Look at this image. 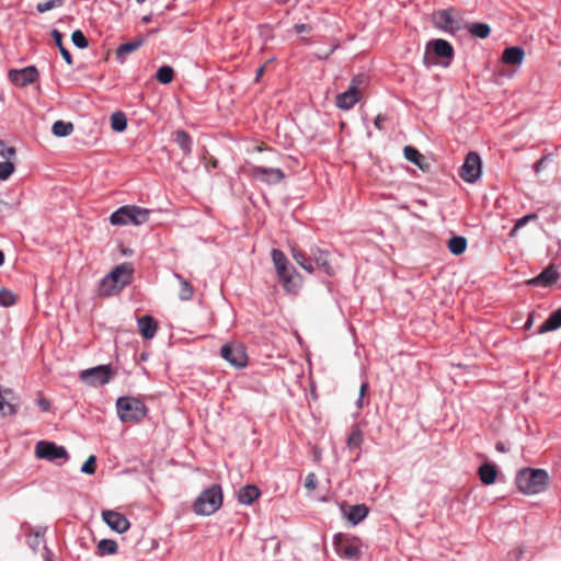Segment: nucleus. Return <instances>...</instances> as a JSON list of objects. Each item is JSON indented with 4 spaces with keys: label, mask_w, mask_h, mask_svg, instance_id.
I'll return each mask as SVG.
<instances>
[{
    "label": "nucleus",
    "mask_w": 561,
    "mask_h": 561,
    "mask_svg": "<svg viewBox=\"0 0 561 561\" xmlns=\"http://www.w3.org/2000/svg\"><path fill=\"white\" fill-rule=\"evenodd\" d=\"M117 542L113 539H102L98 543V552L101 556L113 554L117 551Z\"/></svg>",
    "instance_id": "obj_35"
},
{
    "label": "nucleus",
    "mask_w": 561,
    "mask_h": 561,
    "mask_svg": "<svg viewBox=\"0 0 561 561\" xmlns=\"http://www.w3.org/2000/svg\"><path fill=\"white\" fill-rule=\"evenodd\" d=\"M367 387H368L367 382H364V383H362V386H360L359 399H358V401H357V405H358L359 408L363 405V397H364V394H365V392H366V390H367Z\"/></svg>",
    "instance_id": "obj_48"
},
{
    "label": "nucleus",
    "mask_w": 561,
    "mask_h": 561,
    "mask_svg": "<svg viewBox=\"0 0 561 561\" xmlns=\"http://www.w3.org/2000/svg\"><path fill=\"white\" fill-rule=\"evenodd\" d=\"M95 461H96V458L94 455H91L87 460L82 465L81 467V472L85 473V474H93L96 470V465H95Z\"/></svg>",
    "instance_id": "obj_43"
},
{
    "label": "nucleus",
    "mask_w": 561,
    "mask_h": 561,
    "mask_svg": "<svg viewBox=\"0 0 561 561\" xmlns=\"http://www.w3.org/2000/svg\"><path fill=\"white\" fill-rule=\"evenodd\" d=\"M133 266L129 263H122L111 271L100 283V296L108 297L131 283Z\"/></svg>",
    "instance_id": "obj_2"
},
{
    "label": "nucleus",
    "mask_w": 561,
    "mask_h": 561,
    "mask_svg": "<svg viewBox=\"0 0 561 561\" xmlns=\"http://www.w3.org/2000/svg\"><path fill=\"white\" fill-rule=\"evenodd\" d=\"M542 160L538 161L536 164H535V171L538 173L541 169V165H542Z\"/></svg>",
    "instance_id": "obj_54"
},
{
    "label": "nucleus",
    "mask_w": 561,
    "mask_h": 561,
    "mask_svg": "<svg viewBox=\"0 0 561 561\" xmlns=\"http://www.w3.org/2000/svg\"><path fill=\"white\" fill-rule=\"evenodd\" d=\"M137 1H138L139 3H142V2H145L146 0H137Z\"/></svg>",
    "instance_id": "obj_60"
},
{
    "label": "nucleus",
    "mask_w": 561,
    "mask_h": 561,
    "mask_svg": "<svg viewBox=\"0 0 561 561\" xmlns=\"http://www.w3.org/2000/svg\"><path fill=\"white\" fill-rule=\"evenodd\" d=\"M15 154V149L13 147H8L5 144L0 140V157L10 159Z\"/></svg>",
    "instance_id": "obj_45"
},
{
    "label": "nucleus",
    "mask_w": 561,
    "mask_h": 561,
    "mask_svg": "<svg viewBox=\"0 0 561 561\" xmlns=\"http://www.w3.org/2000/svg\"><path fill=\"white\" fill-rule=\"evenodd\" d=\"M149 214L150 210L147 208H141L135 205H126L119 207L111 215L110 222L114 226H125L128 224L140 226L148 221Z\"/></svg>",
    "instance_id": "obj_4"
},
{
    "label": "nucleus",
    "mask_w": 561,
    "mask_h": 561,
    "mask_svg": "<svg viewBox=\"0 0 561 561\" xmlns=\"http://www.w3.org/2000/svg\"><path fill=\"white\" fill-rule=\"evenodd\" d=\"M4 206H8V203L3 202V201H0V210L2 209V207Z\"/></svg>",
    "instance_id": "obj_59"
},
{
    "label": "nucleus",
    "mask_w": 561,
    "mask_h": 561,
    "mask_svg": "<svg viewBox=\"0 0 561 561\" xmlns=\"http://www.w3.org/2000/svg\"><path fill=\"white\" fill-rule=\"evenodd\" d=\"M111 126L115 131H123L126 129L127 119L123 113H114L111 116Z\"/></svg>",
    "instance_id": "obj_38"
},
{
    "label": "nucleus",
    "mask_w": 561,
    "mask_h": 561,
    "mask_svg": "<svg viewBox=\"0 0 561 561\" xmlns=\"http://www.w3.org/2000/svg\"><path fill=\"white\" fill-rule=\"evenodd\" d=\"M250 175L266 184H277L285 178L284 172L278 168H265L260 165L251 167Z\"/></svg>",
    "instance_id": "obj_15"
},
{
    "label": "nucleus",
    "mask_w": 561,
    "mask_h": 561,
    "mask_svg": "<svg viewBox=\"0 0 561 561\" xmlns=\"http://www.w3.org/2000/svg\"><path fill=\"white\" fill-rule=\"evenodd\" d=\"M367 85L368 77L366 75L359 73L355 76L352 79L348 89L336 95V106L344 111L351 110L360 100L362 92L367 88Z\"/></svg>",
    "instance_id": "obj_5"
},
{
    "label": "nucleus",
    "mask_w": 561,
    "mask_h": 561,
    "mask_svg": "<svg viewBox=\"0 0 561 561\" xmlns=\"http://www.w3.org/2000/svg\"><path fill=\"white\" fill-rule=\"evenodd\" d=\"M559 278V273L554 265L546 267L538 276L526 280L529 286L549 287Z\"/></svg>",
    "instance_id": "obj_18"
},
{
    "label": "nucleus",
    "mask_w": 561,
    "mask_h": 561,
    "mask_svg": "<svg viewBox=\"0 0 561 561\" xmlns=\"http://www.w3.org/2000/svg\"><path fill=\"white\" fill-rule=\"evenodd\" d=\"M387 119V117L382 114L377 115V117L374 121L375 126L379 129H383V122Z\"/></svg>",
    "instance_id": "obj_47"
},
{
    "label": "nucleus",
    "mask_w": 561,
    "mask_h": 561,
    "mask_svg": "<svg viewBox=\"0 0 561 561\" xmlns=\"http://www.w3.org/2000/svg\"><path fill=\"white\" fill-rule=\"evenodd\" d=\"M64 4V0H48L46 2H43V3H38L36 5V10L39 12V13H44V12H47L49 10H53V9H56V8H59Z\"/></svg>",
    "instance_id": "obj_41"
},
{
    "label": "nucleus",
    "mask_w": 561,
    "mask_h": 561,
    "mask_svg": "<svg viewBox=\"0 0 561 561\" xmlns=\"http://www.w3.org/2000/svg\"><path fill=\"white\" fill-rule=\"evenodd\" d=\"M174 141L181 148L185 156H190L192 152L193 140L191 136L184 130H178L175 133Z\"/></svg>",
    "instance_id": "obj_28"
},
{
    "label": "nucleus",
    "mask_w": 561,
    "mask_h": 561,
    "mask_svg": "<svg viewBox=\"0 0 561 561\" xmlns=\"http://www.w3.org/2000/svg\"><path fill=\"white\" fill-rule=\"evenodd\" d=\"M496 450L500 451V453H505L506 448H505L503 443H497L496 444Z\"/></svg>",
    "instance_id": "obj_52"
},
{
    "label": "nucleus",
    "mask_w": 561,
    "mask_h": 561,
    "mask_svg": "<svg viewBox=\"0 0 561 561\" xmlns=\"http://www.w3.org/2000/svg\"><path fill=\"white\" fill-rule=\"evenodd\" d=\"M466 248L467 239L465 237H451L448 241V249L455 255L462 254L466 251Z\"/></svg>",
    "instance_id": "obj_32"
},
{
    "label": "nucleus",
    "mask_w": 561,
    "mask_h": 561,
    "mask_svg": "<svg viewBox=\"0 0 561 561\" xmlns=\"http://www.w3.org/2000/svg\"><path fill=\"white\" fill-rule=\"evenodd\" d=\"M16 296L9 289L0 290V305L3 307H10L14 305Z\"/></svg>",
    "instance_id": "obj_39"
},
{
    "label": "nucleus",
    "mask_w": 561,
    "mask_h": 561,
    "mask_svg": "<svg viewBox=\"0 0 561 561\" xmlns=\"http://www.w3.org/2000/svg\"><path fill=\"white\" fill-rule=\"evenodd\" d=\"M220 354L230 365L236 368H243L247 365L248 356L245 348L241 344H225Z\"/></svg>",
    "instance_id": "obj_14"
},
{
    "label": "nucleus",
    "mask_w": 561,
    "mask_h": 561,
    "mask_svg": "<svg viewBox=\"0 0 561 561\" xmlns=\"http://www.w3.org/2000/svg\"><path fill=\"white\" fill-rule=\"evenodd\" d=\"M423 61H424V64H425L427 67L432 65V62H431V61H430V59H428L427 53H425L424 58H423Z\"/></svg>",
    "instance_id": "obj_55"
},
{
    "label": "nucleus",
    "mask_w": 561,
    "mask_h": 561,
    "mask_svg": "<svg viewBox=\"0 0 561 561\" xmlns=\"http://www.w3.org/2000/svg\"><path fill=\"white\" fill-rule=\"evenodd\" d=\"M260 496V490L252 484L241 488L238 492V501L244 505H251Z\"/></svg>",
    "instance_id": "obj_23"
},
{
    "label": "nucleus",
    "mask_w": 561,
    "mask_h": 561,
    "mask_svg": "<svg viewBox=\"0 0 561 561\" xmlns=\"http://www.w3.org/2000/svg\"><path fill=\"white\" fill-rule=\"evenodd\" d=\"M4 263V254L3 252L0 250V266L3 265Z\"/></svg>",
    "instance_id": "obj_57"
},
{
    "label": "nucleus",
    "mask_w": 561,
    "mask_h": 561,
    "mask_svg": "<svg viewBox=\"0 0 561 561\" xmlns=\"http://www.w3.org/2000/svg\"><path fill=\"white\" fill-rule=\"evenodd\" d=\"M35 455L39 459L48 461L61 460L66 462L69 455L64 446H58L53 442L39 440L35 445Z\"/></svg>",
    "instance_id": "obj_12"
},
{
    "label": "nucleus",
    "mask_w": 561,
    "mask_h": 561,
    "mask_svg": "<svg viewBox=\"0 0 561 561\" xmlns=\"http://www.w3.org/2000/svg\"><path fill=\"white\" fill-rule=\"evenodd\" d=\"M50 554H51L50 550L47 547H45L44 561H53V559L50 558Z\"/></svg>",
    "instance_id": "obj_51"
},
{
    "label": "nucleus",
    "mask_w": 561,
    "mask_h": 561,
    "mask_svg": "<svg viewBox=\"0 0 561 561\" xmlns=\"http://www.w3.org/2000/svg\"><path fill=\"white\" fill-rule=\"evenodd\" d=\"M114 375L115 371L110 365H100L82 370L80 379L91 387H99L108 383Z\"/></svg>",
    "instance_id": "obj_11"
},
{
    "label": "nucleus",
    "mask_w": 561,
    "mask_h": 561,
    "mask_svg": "<svg viewBox=\"0 0 561 561\" xmlns=\"http://www.w3.org/2000/svg\"><path fill=\"white\" fill-rule=\"evenodd\" d=\"M548 483L549 476L543 469L524 468L516 476V485L526 495L543 492Z\"/></svg>",
    "instance_id": "obj_3"
},
{
    "label": "nucleus",
    "mask_w": 561,
    "mask_h": 561,
    "mask_svg": "<svg viewBox=\"0 0 561 561\" xmlns=\"http://www.w3.org/2000/svg\"><path fill=\"white\" fill-rule=\"evenodd\" d=\"M271 255L277 276L279 282L283 284L284 289L288 293H294L296 290V285L293 280L295 273L294 267L289 264L283 251L273 249Z\"/></svg>",
    "instance_id": "obj_8"
},
{
    "label": "nucleus",
    "mask_w": 561,
    "mask_h": 561,
    "mask_svg": "<svg viewBox=\"0 0 561 561\" xmlns=\"http://www.w3.org/2000/svg\"><path fill=\"white\" fill-rule=\"evenodd\" d=\"M336 553L348 560H358L362 556V542L357 537L336 534L333 538Z\"/></svg>",
    "instance_id": "obj_9"
},
{
    "label": "nucleus",
    "mask_w": 561,
    "mask_h": 561,
    "mask_svg": "<svg viewBox=\"0 0 561 561\" xmlns=\"http://www.w3.org/2000/svg\"><path fill=\"white\" fill-rule=\"evenodd\" d=\"M137 324L139 332L145 339L150 340L156 335L158 325L152 317L142 316L138 318Z\"/></svg>",
    "instance_id": "obj_19"
},
{
    "label": "nucleus",
    "mask_w": 561,
    "mask_h": 561,
    "mask_svg": "<svg viewBox=\"0 0 561 561\" xmlns=\"http://www.w3.org/2000/svg\"><path fill=\"white\" fill-rule=\"evenodd\" d=\"M73 130V125L70 122L57 121L53 124L51 133L56 137H66Z\"/></svg>",
    "instance_id": "obj_33"
},
{
    "label": "nucleus",
    "mask_w": 561,
    "mask_h": 561,
    "mask_svg": "<svg viewBox=\"0 0 561 561\" xmlns=\"http://www.w3.org/2000/svg\"><path fill=\"white\" fill-rule=\"evenodd\" d=\"M525 53L518 46L506 48L502 54V61L506 65H520L524 60Z\"/></svg>",
    "instance_id": "obj_21"
},
{
    "label": "nucleus",
    "mask_w": 561,
    "mask_h": 561,
    "mask_svg": "<svg viewBox=\"0 0 561 561\" xmlns=\"http://www.w3.org/2000/svg\"><path fill=\"white\" fill-rule=\"evenodd\" d=\"M318 484L317 476L313 472H310L305 480V488L309 491L316 490Z\"/></svg>",
    "instance_id": "obj_46"
},
{
    "label": "nucleus",
    "mask_w": 561,
    "mask_h": 561,
    "mask_svg": "<svg viewBox=\"0 0 561 561\" xmlns=\"http://www.w3.org/2000/svg\"><path fill=\"white\" fill-rule=\"evenodd\" d=\"M295 31L297 33H306V32L310 31V26L307 25V24H296L295 25Z\"/></svg>",
    "instance_id": "obj_49"
},
{
    "label": "nucleus",
    "mask_w": 561,
    "mask_h": 561,
    "mask_svg": "<svg viewBox=\"0 0 561 561\" xmlns=\"http://www.w3.org/2000/svg\"><path fill=\"white\" fill-rule=\"evenodd\" d=\"M50 35H51L56 46L59 48V51H60L62 58L65 59V61L68 65H72L71 55H70L69 50L62 44V34L58 30L55 28L51 31Z\"/></svg>",
    "instance_id": "obj_31"
},
{
    "label": "nucleus",
    "mask_w": 561,
    "mask_h": 561,
    "mask_svg": "<svg viewBox=\"0 0 561 561\" xmlns=\"http://www.w3.org/2000/svg\"><path fill=\"white\" fill-rule=\"evenodd\" d=\"M368 512L366 505L358 504L351 506L348 511L345 512V516L353 525H357L367 517Z\"/></svg>",
    "instance_id": "obj_25"
},
{
    "label": "nucleus",
    "mask_w": 561,
    "mask_h": 561,
    "mask_svg": "<svg viewBox=\"0 0 561 561\" xmlns=\"http://www.w3.org/2000/svg\"><path fill=\"white\" fill-rule=\"evenodd\" d=\"M427 47H431L438 57L451 59L454 56L453 46L445 39H433L428 43Z\"/></svg>",
    "instance_id": "obj_20"
},
{
    "label": "nucleus",
    "mask_w": 561,
    "mask_h": 561,
    "mask_svg": "<svg viewBox=\"0 0 561 561\" xmlns=\"http://www.w3.org/2000/svg\"><path fill=\"white\" fill-rule=\"evenodd\" d=\"M482 174V161L480 156L472 151L466 156L460 168L459 175L467 183H476Z\"/></svg>",
    "instance_id": "obj_13"
},
{
    "label": "nucleus",
    "mask_w": 561,
    "mask_h": 561,
    "mask_svg": "<svg viewBox=\"0 0 561 561\" xmlns=\"http://www.w3.org/2000/svg\"><path fill=\"white\" fill-rule=\"evenodd\" d=\"M14 171V165L10 161L0 162V180H7Z\"/></svg>",
    "instance_id": "obj_42"
},
{
    "label": "nucleus",
    "mask_w": 561,
    "mask_h": 561,
    "mask_svg": "<svg viewBox=\"0 0 561 561\" xmlns=\"http://www.w3.org/2000/svg\"><path fill=\"white\" fill-rule=\"evenodd\" d=\"M404 158L417 165L421 170L427 169L426 158L414 147L405 146L403 149Z\"/></svg>",
    "instance_id": "obj_22"
},
{
    "label": "nucleus",
    "mask_w": 561,
    "mask_h": 561,
    "mask_svg": "<svg viewBox=\"0 0 561 561\" xmlns=\"http://www.w3.org/2000/svg\"><path fill=\"white\" fill-rule=\"evenodd\" d=\"M103 520L106 525L118 534H124L129 529V520L121 513L115 511H103Z\"/></svg>",
    "instance_id": "obj_17"
},
{
    "label": "nucleus",
    "mask_w": 561,
    "mask_h": 561,
    "mask_svg": "<svg viewBox=\"0 0 561 561\" xmlns=\"http://www.w3.org/2000/svg\"><path fill=\"white\" fill-rule=\"evenodd\" d=\"M364 442V435L358 425H354L346 439V445L350 450L360 448Z\"/></svg>",
    "instance_id": "obj_27"
},
{
    "label": "nucleus",
    "mask_w": 561,
    "mask_h": 561,
    "mask_svg": "<svg viewBox=\"0 0 561 561\" xmlns=\"http://www.w3.org/2000/svg\"><path fill=\"white\" fill-rule=\"evenodd\" d=\"M38 72L35 67L28 66L23 69H12L9 71V78L18 87H26L37 79Z\"/></svg>",
    "instance_id": "obj_16"
},
{
    "label": "nucleus",
    "mask_w": 561,
    "mask_h": 561,
    "mask_svg": "<svg viewBox=\"0 0 561 561\" xmlns=\"http://www.w3.org/2000/svg\"><path fill=\"white\" fill-rule=\"evenodd\" d=\"M174 71L170 66H162L158 69L156 78L162 84H168L173 80Z\"/></svg>",
    "instance_id": "obj_37"
},
{
    "label": "nucleus",
    "mask_w": 561,
    "mask_h": 561,
    "mask_svg": "<svg viewBox=\"0 0 561 561\" xmlns=\"http://www.w3.org/2000/svg\"><path fill=\"white\" fill-rule=\"evenodd\" d=\"M264 71V67L257 69L256 76L260 77Z\"/></svg>",
    "instance_id": "obj_58"
},
{
    "label": "nucleus",
    "mask_w": 561,
    "mask_h": 561,
    "mask_svg": "<svg viewBox=\"0 0 561 561\" xmlns=\"http://www.w3.org/2000/svg\"><path fill=\"white\" fill-rule=\"evenodd\" d=\"M116 408L118 416L123 422L139 421L145 415V405L135 398H118Z\"/></svg>",
    "instance_id": "obj_10"
},
{
    "label": "nucleus",
    "mask_w": 561,
    "mask_h": 561,
    "mask_svg": "<svg viewBox=\"0 0 561 561\" xmlns=\"http://www.w3.org/2000/svg\"><path fill=\"white\" fill-rule=\"evenodd\" d=\"M71 41L75 46L81 49L87 48L89 45L87 37L80 30H77L71 34Z\"/></svg>",
    "instance_id": "obj_40"
},
{
    "label": "nucleus",
    "mask_w": 561,
    "mask_h": 561,
    "mask_svg": "<svg viewBox=\"0 0 561 561\" xmlns=\"http://www.w3.org/2000/svg\"><path fill=\"white\" fill-rule=\"evenodd\" d=\"M221 504V488L215 484L201 493L194 504V511L199 515H211L220 508Z\"/></svg>",
    "instance_id": "obj_7"
},
{
    "label": "nucleus",
    "mask_w": 561,
    "mask_h": 561,
    "mask_svg": "<svg viewBox=\"0 0 561 561\" xmlns=\"http://www.w3.org/2000/svg\"><path fill=\"white\" fill-rule=\"evenodd\" d=\"M291 255L296 263L304 268L307 273L312 274L314 268L312 262L321 268L325 274L332 275L333 268L329 261V252L320 249L317 245L310 248V255L307 256L296 245L291 247Z\"/></svg>",
    "instance_id": "obj_1"
},
{
    "label": "nucleus",
    "mask_w": 561,
    "mask_h": 561,
    "mask_svg": "<svg viewBox=\"0 0 561 561\" xmlns=\"http://www.w3.org/2000/svg\"><path fill=\"white\" fill-rule=\"evenodd\" d=\"M537 218V216L535 214H531V215H526L524 217H522L520 219H518L514 226V228L512 229L511 231V236H514L515 232L522 228L523 226H525L529 220L531 219H535Z\"/></svg>",
    "instance_id": "obj_44"
},
{
    "label": "nucleus",
    "mask_w": 561,
    "mask_h": 561,
    "mask_svg": "<svg viewBox=\"0 0 561 561\" xmlns=\"http://www.w3.org/2000/svg\"><path fill=\"white\" fill-rule=\"evenodd\" d=\"M144 42L145 41L142 37H137L128 43L122 44L116 49L117 59H119L123 62L125 60L126 56L134 53L138 48H140L142 46Z\"/></svg>",
    "instance_id": "obj_24"
},
{
    "label": "nucleus",
    "mask_w": 561,
    "mask_h": 561,
    "mask_svg": "<svg viewBox=\"0 0 561 561\" xmlns=\"http://www.w3.org/2000/svg\"><path fill=\"white\" fill-rule=\"evenodd\" d=\"M174 276L179 280L181 286L179 291L180 299L184 301L192 299L194 290L190 283L186 279H184L180 274H174Z\"/></svg>",
    "instance_id": "obj_34"
},
{
    "label": "nucleus",
    "mask_w": 561,
    "mask_h": 561,
    "mask_svg": "<svg viewBox=\"0 0 561 561\" xmlns=\"http://www.w3.org/2000/svg\"><path fill=\"white\" fill-rule=\"evenodd\" d=\"M44 528H36L31 529L30 533L26 535V543L34 552H36L39 546L42 545L44 540Z\"/></svg>",
    "instance_id": "obj_29"
},
{
    "label": "nucleus",
    "mask_w": 561,
    "mask_h": 561,
    "mask_svg": "<svg viewBox=\"0 0 561 561\" xmlns=\"http://www.w3.org/2000/svg\"><path fill=\"white\" fill-rule=\"evenodd\" d=\"M479 476H480L481 481L484 484L490 485V484L494 483L496 480V476H497L495 466H493L491 463L482 465L479 468Z\"/></svg>",
    "instance_id": "obj_30"
},
{
    "label": "nucleus",
    "mask_w": 561,
    "mask_h": 561,
    "mask_svg": "<svg viewBox=\"0 0 561 561\" xmlns=\"http://www.w3.org/2000/svg\"><path fill=\"white\" fill-rule=\"evenodd\" d=\"M433 23L435 27L455 34L463 28V15L455 8L438 10L433 13Z\"/></svg>",
    "instance_id": "obj_6"
},
{
    "label": "nucleus",
    "mask_w": 561,
    "mask_h": 561,
    "mask_svg": "<svg viewBox=\"0 0 561 561\" xmlns=\"http://www.w3.org/2000/svg\"><path fill=\"white\" fill-rule=\"evenodd\" d=\"M38 405L44 410V411H47L49 408H50V403L48 400L44 399V398H41L38 400Z\"/></svg>",
    "instance_id": "obj_50"
},
{
    "label": "nucleus",
    "mask_w": 561,
    "mask_h": 561,
    "mask_svg": "<svg viewBox=\"0 0 561 561\" xmlns=\"http://www.w3.org/2000/svg\"><path fill=\"white\" fill-rule=\"evenodd\" d=\"M468 31L476 37L486 38L490 35L491 28L486 23H473L468 26Z\"/></svg>",
    "instance_id": "obj_36"
},
{
    "label": "nucleus",
    "mask_w": 561,
    "mask_h": 561,
    "mask_svg": "<svg viewBox=\"0 0 561 561\" xmlns=\"http://www.w3.org/2000/svg\"><path fill=\"white\" fill-rule=\"evenodd\" d=\"M559 328H561V308L548 317V319L539 327L538 333L543 334Z\"/></svg>",
    "instance_id": "obj_26"
},
{
    "label": "nucleus",
    "mask_w": 561,
    "mask_h": 561,
    "mask_svg": "<svg viewBox=\"0 0 561 561\" xmlns=\"http://www.w3.org/2000/svg\"><path fill=\"white\" fill-rule=\"evenodd\" d=\"M151 21V15H146L142 18L144 23H149Z\"/></svg>",
    "instance_id": "obj_56"
},
{
    "label": "nucleus",
    "mask_w": 561,
    "mask_h": 561,
    "mask_svg": "<svg viewBox=\"0 0 561 561\" xmlns=\"http://www.w3.org/2000/svg\"><path fill=\"white\" fill-rule=\"evenodd\" d=\"M533 325V316L530 314L528 320L525 323L526 329H529Z\"/></svg>",
    "instance_id": "obj_53"
}]
</instances>
